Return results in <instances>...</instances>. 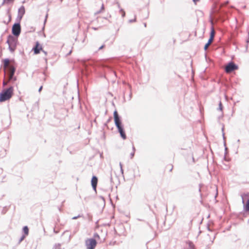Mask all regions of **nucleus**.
<instances>
[{"label": "nucleus", "mask_w": 249, "mask_h": 249, "mask_svg": "<svg viewBox=\"0 0 249 249\" xmlns=\"http://www.w3.org/2000/svg\"><path fill=\"white\" fill-rule=\"evenodd\" d=\"M3 67L5 72L8 75V82L15 81L16 78L14 77L15 72L16 68L12 64H10V60L8 59L3 60Z\"/></svg>", "instance_id": "f257e3e1"}, {"label": "nucleus", "mask_w": 249, "mask_h": 249, "mask_svg": "<svg viewBox=\"0 0 249 249\" xmlns=\"http://www.w3.org/2000/svg\"><path fill=\"white\" fill-rule=\"evenodd\" d=\"M114 115V123L115 124L117 127V128L118 129V131L121 135V137L124 139L125 140L126 138V135L125 134L124 131L123 129V127L121 121L120 119V117L119 116L118 112L117 110L114 111L113 113Z\"/></svg>", "instance_id": "f03ea898"}, {"label": "nucleus", "mask_w": 249, "mask_h": 249, "mask_svg": "<svg viewBox=\"0 0 249 249\" xmlns=\"http://www.w3.org/2000/svg\"><path fill=\"white\" fill-rule=\"evenodd\" d=\"M13 94L14 88L12 87L3 90L0 93V102L9 100L13 96Z\"/></svg>", "instance_id": "7ed1b4c3"}, {"label": "nucleus", "mask_w": 249, "mask_h": 249, "mask_svg": "<svg viewBox=\"0 0 249 249\" xmlns=\"http://www.w3.org/2000/svg\"><path fill=\"white\" fill-rule=\"evenodd\" d=\"M7 43L9 45V49L11 52L15 51L18 43V38L12 36H9L7 38Z\"/></svg>", "instance_id": "20e7f679"}, {"label": "nucleus", "mask_w": 249, "mask_h": 249, "mask_svg": "<svg viewBox=\"0 0 249 249\" xmlns=\"http://www.w3.org/2000/svg\"><path fill=\"white\" fill-rule=\"evenodd\" d=\"M87 249H94L97 245V242L93 238L88 239L85 242Z\"/></svg>", "instance_id": "39448f33"}, {"label": "nucleus", "mask_w": 249, "mask_h": 249, "mask_svg": "<svg viewBox=\"0 0 249 249\" xmlns=\"http://www.w3.org/2000/svg\"><path fill=\"white\" fill-rule=\"evenodd\" d=\"M238 69V66L233 62H230L225 67V70L227 73H229L233 71L237 70Z\"/></svg>", "instance_id": "423d86ee"}, {"label": "nucleus", "mask_w": 249, "mask_h": 249, "mask_svg": "<svg viewBox=\"0 0 249 249\" xmlns=\"http://www.w3.org/2000/svg\"><path fill=\"white\" fill-rule=\"evenodd\" d=\"M32 51L34 54H39L41 51H43L42 45L38 41H36L35 46L32 49Z\"/></svg>", "instance_id": "0eeeda50"}, {"label": "nucleus", "mask_w": 249, "mask_h": 249, "mask_svg": "<svg viewBox=\"0 0 249 249\" xmlns=\"http://www.w3.org/2000/svg\"><path fill=\"white\" fill-rule=\"evenodd\" d=\"M21 31L20 24L18 23L15 24L12 27V33L16 36H18Z\"/></svg>", "instance_id": "6e6552de"}, {"label": "nucleus", "mask_w": 249, "mask_h": 249, "mask_svg": "<svg viewBox=\"0 0 249 249\" xmlns=\"http://www.w3.org/2000/svg\"><path fill=\"white\" fill-rule=\"evenodd\" d=\"M98 182L97 178L95 176H93L91 179V185L93 188L95 190Z\"/></svg>", "instance_id": "1a4fd4ad"}, {"label": "nucleus", "mask_w": 249, "mask_h": 249, "mask_svg": "<svg viewBox=\"0 0 249 249\" xmlns=\"http://www.w3.org/2000/svg\"><path fill=\"white\" fill-rule=\"evenodd\" d=\"M25 14V8L24 6H21L18 9V16L20 18H22L23 15Z\"/></svg>", "instance_id": "9d476101"}, {"label": "nucleus", "mask_w": 249, "mask_h": 249, "mask_svg": "<svg viewBox=\"0 0 249 249\" xmlns=\"http://www.w3.org/2000/svg\"><path fill=\"white\" fill-rule=\"evenodd\" d=\"M242 202L244 203L245 200L247 198H249V193L247 194H244L242 195Z\"/></svg>", "instance_id": "9b49d317"}, {"label": "nucleus", "mask_w": 249, "mask_h": 249, "mask_svg": "<svg viewBox=\"0 0 249 249\" xmlns=\"http://www.w3.org/2000/svg\"><path fill=\"white\" fill-rule=\"evenodd\" d=\"M23 231L24 232L25 235H27L29 233V229L27 226H25L23 228Z\"/></svg>", "instance_id": "f8f14e48"}, {"label": "nucleus", "mask_w": 249, "mask_h": 249, "mask_svg": "<svg viewBox=\"0 0 249 249\" xmlns=\"http://www.w3.org/2000/svg\"><path fill=\"white\" fill-rule=\"evenodd\" d=\"M214 35H215V31H214V28L213 27H212L211 28V34H210V37L214 38Z\"/></svg>", "instance_id": "ddd939ff"}, {"label": "nucleus", "mask_w": 249, "mask_h": 249, "mask_svg": "<svg viewBox=\"0 0 249 249\" xmlns=\"http://www.w3.org/2000/svg\"><path fill=\"white\" fill-rule=\"evenodd\" d=\"M14 0H3L2 4L4 5L5 4H8L10 2H13Z\"/></svg>", "instance_id": "4468645a"}, {"label": "nucleus", "mask_w": 249, "mask_h": 249, "mask_svg": "<svg viewBox=\"0 0 249 249\" xmlns=\"http://www.w3.org/2000/svg\"><path fill=\"white\" fill-rule=\"evenodd\" d=\"M245 210L247 212H249V199L247 201L246 204L245 206Z\"/></svg>", "instance_id": "2eb2a0df"}, {"label": "nucleus", "mask_w": 249, "mask_h": 249, "mask_svg": "<svg viewBox=\"0 0 249 249\" xmlns=\"http://www.w3.org/2000/svg\"><path fill=\"white\" fill-rule=\"evenodd\" d=\"M53 249H61V245L60 244H55L53 247Z\"/></svg>", "instance_id": "dca6fc26"}, {"label": "nucleus", "mask_w": 249, "mask_h": 249, "mask_svg": "<svg viewBox=\"0 0 249 249\" xmlns=\"http://www.w3.org/2000/svg\"><path fill=\"white\" fill-rule=\"evenodd\" d=\"M134 153H135V148L134 147L133 148V151L131 154V156H130V158H132L133 157H134Z\"/></svg>", "instance_id": "f3484780"}, {"label": "nucleus", "mask_w": 249, "mask_h": 249, "mask_svg": "<svg viewBox=\"0 0 249 249\" xmlns=\"http://www.w3.org/2000/svg\"><path fill=\"white\" fill-rule=\"evenodd\" d=\"M219 109H220V110H222V105L221 102H220V103H219Z\"/></svg>", "instance_id": "a211bd4d"}, {"label": "nucleus", "mask_w": 249, "mask_h": 249, "mask_svg": "<svg viewBox=\"0 0 249 249\" xmlns=\"http://www.w3.org/2000/svg\"><path fill=\"white\" fill-rule=\"evenodd\" d=\"M209 45H208L207 43H206L204 46V50H206L208 49V48L209 47Z\"/></svg>", "instance_id": "6ab92c4d"}, {"label": "nucleus", "mask_w": 249, "mask_h": 249, "mask_svg": "<svg viewBox=\"0 0 249 249\" xmlns=\"http://www.w3.org/2000/svg\"><path fill=\"white\" fill-rule=\"evenodd\" d=\"M213 38L210 37V38H209V39L208 40V42H209L212 43L213 42Z\"/></svg>", "instance_id": "aec40b11"}, {"label": "nucleus", "mask_w": 249, "mask_h": 249, "mask_svg": "<svg viewBox=\"0 0 249 249\" xmlns=\"http://www.w3.org/2000/svg\"><path fill=\"white\" fill-rule=\"evenodd\" d=\"M173 168V166L172 165H170V171H172Z\"/></svg>", "instance_id": "412c9836"}, {"label": "nucleus", "mask_w": 249, "mask_h": 249, "mask_svg": "<svg viewBox=\"0 0 249 249\" xmlns=\"http://www.w3.org/2000/svg\"><path fill=\"white\" fill-rule=\"evenodd\" d=\"M41 52H43L45 54V55H47V52L45 51L44 50H43V51H41Z\"/></svg>", "instance_id": "4be33fe9"}, {"label": "nucleus", "mask_w": 249, "mask_h": 249, "mask_svg": "<svg viewBox=\"0 0 249 249\" xmlns=\"http://www.w3.org/2000/svg\"><path fill=\"white\" fill-rule=\"evenodd\" d=\"M121 12H122V15H123V17H124V15H125V13H124V12L123 10H121Z\"/></svg>", "instance_id": "5701e85b"}, {"label": "nucleus", "mask_w": 249, "mask_h": 249, "mask_svg": "<svg viewBox=\"0 0 249 249\" xmlns=\"http://www.w3.org/2000/svg\"><path fill=\"white\" fill-rule=\"evenodd\" d=\"M199 0H193V1L196 4Z\"/></svg>", "instance_id": "b1692460"}, {"label": "nucleus", "mask_w": 249, "mask_h": 249, "mask_svg": "<svg viewBox=\"0 0 249 249\" xmlns=\"http://www.w3.org/2000/svg\"><path fill=\"white\" fill-rule=\"evenodd\" d=\"M104 47H105V45H103L101 46L99 48V50H101V49H103Z\"/></svg>", "instance_id": "393cba45"}, {"label": "nucleus", "mask_w": 249, "mask_h": 249, "mask_svg": "<svg viewBox=\"0 0 249 249\" xmlns=\"http://www.w3.org/2000/svg\"><path fill=\"white\" fill-rule=\"evenodd\" d=\"M43 87L41 86L39 89V92H40L42 89Z\"/></svg>", "instance_id": "a878e982"}, {"label": "nucleus", "mask_w": 249, "mask_h": 249, "mask_svg": "<svg viewBox=\"0 0 249 249\" xmlns=\"http://www.w3.org/2000/svg\"><path fill=\"white\" fill-rule=\"evenodd\" d=\"M80 217V215H78V216H77V217H73V218H72V219H76L77 217Z\"/></svg>", "instance_id": "bb28decb"}, {"label": "nucleus", "mask_w": 249, "mask_h": 249, "mask_svg": "<svg viewBox=\"0 0 249 249\" xmlns=\"http://www.w3.org/2000/svg\"><path fill=\"white\" fill-rule=\"evenodd\" d=\"M7 82H5V81H3V85H6Z\"/></svg>", "instance_id": "cd10ccee"}, {"label": "nucleus", "mask_w": 249, "mask_h": 249, "mask_svg": "<svg viewBox=\"0 0 249 249\" xmlns=\"http://www.w3.org/2000/svg\"><path fill=\"white\" fill-rule=\"evenodd\" d=\"M207 44H208V45H209V46H210V45L211 44V43H210V42H207Z\"/></svg>", "instance_id": "c85d7f7f"}, {"label": "nucleus", "mask_w": 249, "mask_h": 249, "mask_svg": "<svg viewBox=\"0 0 249 249\" xmlns=\"http://www.w3.org/2000/svg\"><path fill=\"white\" fill-rule=\"evenodd\" d=\"M25 237V236H23L22 238V239H24Z\"/></svg>", "instance_id": "c756f323"}, {"label": "nucleus", "mask_w": 249, "mask_h": 249, "mask_svg": "<svg viewBox=\"0 0 249 249\" xmlns=\"http://www.w3.org/2000/svg\"><path fill=\"white\" fill-rule=\"evenodd\" d=\"M96 235L99 237V235L98 234H96Z\"/></svg>", "instance_id": "7c9ffc66"}]
</instances>
